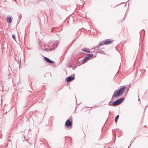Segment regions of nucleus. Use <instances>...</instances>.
I'll return each mask as SVG.
<instances>
[{"instance_id": "obj_30", "label": "nucleus", "mask_w": 148, "mask_h": 148, "mask_svg": "<svg viewBox=\"0 0 148 148\" xmlns=\"http://www.w3.org/2000/svg\"><path fill=\"white\" fill-rule=\"evenodd\" d=\"M72 69H73V70H74V68H73Z\"/></svg>"}, {"instance_id": "obj_12", "label": "nucleus", "mask_w": 148, "mask_h": 148, "mask_svg": "<svg viewBox=\"0 0 148 148\" xmlns=\"http://www.w3.org/2000/svg\"><path fill=\"white\" fill-rule=\"evenodd\" d=\"M83 59L82 60H80L79 61V60H78V62L79 64V65L82 64H84V63H83Z\"/></svg>"}, {"instance_id": "obj_6", "label": "nucleus", "mask_w": 148, "mask_h": 148, "mask_svg": "<svg viewBox=\"0 0 148 148\" xmlns=\"http://www.w3.org/2000/svg\"><path fill=\"white\" fill-rule=\"evenodd\" d=\"M44 59L45 61L50 64H52L54 62V61L51 60L48 58L45 57H44Z\"/></svg>"}, {"instance_id": "obj_22", "label": "nucleus", "mask_w": 148, "mask_h": 148, "mask_svg": "<svg viewBox=\"0 0 148 148\" xmlns=\"http://www.w3.org/2000/svg\"><path fill=\"white\" fill-rule=\"evenodd\" d=\"M68 67L69 68H71L73 66L71 65H70L68 66Z\"/></svg>"}, {"instance_id": "obj_10", "label": "nucleus", "mask_w": 148, "mask_h": 148, "mask_svg": "<svg viewBox=\"0 0 148 148\" xmlns=\"http://www.w3.org/2000/svg\"><path fill=\"white\" fill-rule=\"evenodd\" d=\"M119 115H117L115 117V121L116 123H117V120L119 118Z\"/></svg>"}, {"instance_id": "obj_37", "label": "nucleus", "mask_w": 148, "mask_h": 148, "mask_svg": "<svg viewBox=\"0 0 148 148\" xmlns=\"http://www.w3.org/2000/svg\"><path fill=\"white\" fill-rule=\"evenodd\" d=\"M129 0H128L127 2H128L129 1Z\"/></svg>"}, {"instance_id": "obj_31", "label": "nucleus", "mask_w": 148, "mask_h": 148, "mask_svg": "<svg viewBox=\"0 0 148 148\" xmlns=\"http://www.w3.org/2000/svg\"><path fill=\"white\" fill-rule=\"evenodd\" d=\"M130 146L128 147V148H129V147H130Z\"/></svg>"}, {"instance_id": "obj_23", "label": "nucleus", "mask_w": 148, "mask_h": 148, "mask_svg": "<svg viewBox=\"0 0 148 148\" xmlns=\"http://www.w3.org/2000/svg\"><path fill=\"white\" fill-rule=\"evenodd\" d=\"M100 46H99V44L98 45H96V46H95V47L96 48H98L99 47H100Z\"/></svg>"}, {"instance_id": "obj_27", "label": "nucleus", "mask_w": 148, "mask_h": 148, "mask_svg": "<svg viewBox=\"0 0 148 148\" xmlns=\"http://www.w3.org/2000/svg\"><path fill=\"white\" fill-rule=\"evenodd\" d=\"M148 105L147 106H145V108H146V107H148Z\"/></svg>"}, {"instance_id": "obj_17", "label": "nucleus", "mask_w": 148, "mask_h": 148, "mask_svg": "<svg viewBox=\"0 0 148 148\" xmlns=\"http://www.w3.org/2000/svg\"><path fill=\"white\" fill-rule=\"evenodd\" d=\"M87 49H88V48H84L82 49V50L86 52Z\"/></svg>"}, {"instance_id": "obj_7", "label": "nucleus", "mask_w": 148, "mask_h": 148, "mask_svg": "<svg viewBox=\"0 0 148 148\" xmlns=\"http://www.w3.org/2000/svg\"><path fill=\"white\" fill-rule=\"evenodd\" d=\"M113 41L110 40L109 39H106L104 41V45H109Z\"/></svg>"}, {"instance_id": "obj_36", "label": "nucleus", "mask_w": 148, "mask_h": 148, "mask_svg": "<svg viewBox=\"0 0 148 148\" xmlns=\"http://www.w3.org/2000/svg\"><path fill=\"white\" fill-rule=\"evenodd\" d=\"M77 101V100H76V102Z\"/></svg>"}, {"instance_id": "obj_33", "label": "nucleus", "mask_w": 148, "mask_h": 148, "mask_svg": "<svg viewBox=\"0 0 148 148\" xmlns=\"http://www.w3.org/2000/svg\"><path fill=\"white\" fill-rule=\"evenodd\" d=\"M76 108H77V107L75 109V110H76Z\"/></svg>"}, {"instance_id": "obj_16", "label": "nucleus", "mask_w": 148, "mask_h": 148, "mask_svg": "<svg viewBox=\"0 0 148 148\" xmlns=\"http://www.w3.org/2000/svg\"><path fill=\"white\" fill-rule=\"evenodd\" d=\"M101 50L99 49H96L95 50H94L95 52V53H99V51H100Z\"/></svg>"}, {"instance_id": "obj_8", "label": "nucleus", "mask_w": 148, "mask_h": 148, "mask_svg": "<svg viewBox=\"0 0 148 148\" xmlns=\"http://www.w3.org/2000/svg\"><path fill=\"white\" fill-rule=\"evenodd\" d=\"M12 19L10 16H8L7 17V21L8 23H10L12 21Z\"/></svg>"}, {"instance_id": "obj_9", "label": "nucleus", "mask_w": 148, "mask_h": 148, "mask_svg": "<svg viewBox=\"0 0 148 148\" xmlns=\"http://www.w3.org/2000/svg\"><path fill=\"white\" fill-rule=\"evenodd\" d=\"M89 60V59L88 58V57L87 56L84 57L83 59V63H85L88 60Z\"/></svg>"}, {"instance_id": "obj_14", "label": "nucleus", "mask_w": 148, "mask_h": 148, "mask_svg": "<svg viewBox=\"0 0 148 148\" xmlns=\"http://www.w3.org/2000/svg\"><path fill=\"white\" fill-rule=\"evenodd\" d=\"M24 139H25V140L27 142L29 143V138L27 137H24Z\"/></svg>"}, {"instance_id": "obj_28", "label": "nucleus", "mask_w": 148, "mask_h": 148, "mask_svg": "<svg viewBox=\"0 0 148 148\" xmlns=\"http://www.w3.org/2000/svg\"><path fill=\"white\" fill-rule=\"evenodd\" d=\"M132 143V141H131V143ZM131 145V144H130V145Z\"/></svg>"}, {"instance_id": "obj_32", "label": "nucleus", "mask_w": 148, "mask_h": 148, "mask_svg": "<svg viewBox=\"0 0 148 148\" xmlns=\"http://www.w3.org/2000/svg\"><path fill=\"white\" fill-rule=\"evenodd\" d=\"M128 90H127V91H128Z\"/></svg>"}, {"instance_id": "obj_20", "label": "nucleus", "mask_w": 148, "mask_h": 148, "mask_svg": "<svg viewBox=\"0 0 148 148\" xmlns=\"http://www.w3.org/2000/svg\"><path fill=\"white\" fill-rule=\"evenodd\" d=\"M44 50L46 51H49V49H44Z\"/></svg>"}, {"instance_id": "obj_25", "label": "nucleus", "mask_w": 148, "mask_h": 148, "mask_svg": "<svg viewBox=\"0 0 148 148\" xmlns=\"http://www.w3.org/2000/svg\"><path fill=\"white\" fill-rule=\"evenodd\" d=\"M101 50L100 51H99V53H102L101 52Z\"/></svg>"}, {"instance_id": "obj_21", "label": "nucleus", "mask_w": 148, "mask_h": 148, "mask_svg": "<svg viewBox=\"0 0 148 148\" xmlns=\"http://www.w3.org/2000/svg\"><path fill=\"white\" fill-rule=\"evenodd\" d=\"M86 52L88 53L90 52V51L88 49L87 50Z\"/></svg>"}, {"instance_id": "obj_2", "label": "nucleus", "mask_w": 148, "mask_h": 148, "mask_svg": "<svg viewBox=\"0 0 148 148\" xmlns=\"http://www.w3.org/2000/svg\"><path fill=\"white\" fill-rule=\"evenodd\" d=\"M124 100V98L123 97H121L115 100L112 103H110L111 101H110L108 104L110 106H115L117 105H119L123 102Z\"/></svg>"}, {"instance_id": "obj_4", "label": "nucleus", "mask_w": 148, "mask_h": 148, "mask_svg": "<svg viewBox=\"0 0 148 148\" xmlns=\"http://www.w3.org/2000/svg\"><path fill=\"white\" fill-rule=\"evenodd\" d=\"M75 77L72 76H70L66 77L65 79V81L67 82L71 81L75 79Z\"/></svg>"}, {"instance_id": "obj_19", "label": "nucleus", "mask_w": 148, "mask_h": 148, "mask_svg": "<svg viewBox=\"0 0 148 148\" xmlns=\"http://www.w3.org/2000/svg\"><path fill=\"white\" fill-rule=\"evenodd\" d=\"M46 45H44L43 47H41V49H42V50H44V49H45L44 48H45V46H46Z\"/></svg>"}, {"instance_id": "obj_35", "label": "nucleus", "mask_w": 148, "mask_h": 148, "mask_svg": "<svg viewBox=\"0 0 148 148\" xmlns=\"http://www.w3.org/2000/svg\"><path fill=\"white\" fill-rule=\"evenodd\" d=\"M102 52H104L103 51H102Z\"/></svg>"}, {"instance_id": "obj_18", "label": "nucleus", "mask_w": 148, "mask_h": 148, "mask_svg": "<svg viewBox=\"0 0 148 148\" xmlns=\"http://www.w3.org/2000/svg\"><path fill=\"white\" fill-rule=\"evenodd\" d=\"M12 38L15 40V36L14 34H12Z\"/></svg>"}, {"instance_id": "obj_11", "label": "nucleus", "mask_w": 148, "mask_h": 148, "mask_svg": "<svg viewBox=\"0 0 148 148\" xmlns=\"http://www.w3.org/2000/svg\"><path fill=\"white\" fill-rule=\"evenodd\" d=\"M87 57H88V58L89 59V58H91V57H93V54H87Z\"/></svg>"}, {"instance_id": "obj_24", "label": "nucleus", "mask_w": 148, "mask_h": 148, "mask_svg": "<svg viewBox=\"0 0 148 148\" xmlns=\"http://www.w3.org/2000/svg\"><path fill=\"white\" fill-rule=\"evenodd\" d=\"M125 4V6H126V4L125 3H124V2H123V3H121V4Z\"/></svg>"}, {"instance_id": "obj_26", "label": "nucleus", "mask_w": 148, "mask_h": 148, "mask_svg": "<svg viewBox=\"0 0 148 148\" xmlns=\"http://www.w3.org/2000/svg\"><path fill=\"white\" fill-rule=\"evenodd\" d=\"M95 49V48H94V47H93V48H92V49Z\"/></svg>"}, {"instance_id": "obj_29", "label": "nucleus", "mask_w": 148, "mask_h": 148, "mask_svg": "<svg viewBox=\"0 0 148 148\" xmlns=\"http://www.w3.org/2000/svg\"><path fill=\"white\" fill-rule=\"evenodd\" d=\"M9 141H11V140H9Z\"/></svg>"}, {"instance_id": "obj_1", "label": "nucleus", "mask_w": 148, "mask_h": 148, "mask_svg": "<svg viewBox=\"0 0 148 148\" xmlns=\"http://www.w3.org/2000/svg\"><path fill=\"white\" fill-rule=\"evenodd\" d=\"M122 88H120L118 91H114L112 98L111 100L113 97H118L122 95L126 89V87L125 86H122Z\"/></svg>"}, {"instance_id": "obj_13", "label": "nucleus", "mask_w": 148, "mask_h": 148, "mask_svg": "<svg viewBox=\"0 0 148 148\" xmlns=\"http://www.w3.org/2000/svg\"><path fill=\"white\" fill-rule=\"evenodd\" d=\"M104 41L100 42L99 44V46H101L104 45Z\"/></svg>"}, {"instance_id": "obj_5", "label": "nucleus", "mask_w": 148, "mask_h": 148, "mask_svg": "<svg viewBox=\"0 0 148 148\" xmlns=\"http://www.w3.org/2000/svg\"><path fill=\"white\" fill-rule=\"evenodd\" d=\"M59 43V42L58 40L56 41L53 44H55L56 45V46H55L53 48H51L50 49H49V51H51L53 50H54L57 47V46L58 44Z\"/></svg>"}, {"instance_id": "obj_3", "label": "nucleus", "mask_w": 148, "mask_h": 148, "mask_svg": "<svg viewBox=\"0 0 148 148\" xmlns=\"http://www.w3.org/2000/svg\"><path fill=\"white\" fill-rule=\"evenodd\" d=\"M72 118L70 117L66 121L65 124V125L66 127H71L72 125Z\"/></svg>"}, {"instance_id": "obj_15", "label": "nucleus", "mask_w": 148, "mask_h": 148, "mask_svg": "<svg viewBox=\"0 0 148 148\" xmlns=\"http://www.w3.org/2000/svg\"><path fill=\"white\" fill-rule=\"evenodd\" d=\"M21 63V59H18V61L17 62V63L18 64H19V67H20V66Z\"/></svg>"}, {"instance_id": "obj_34", "label": "nucleus", "mask_w": 148, "mask_h": 148, "mask_svg": "<svg viewBox=\"0 0 148 148\" xmlns=\"http://www.w3.org/2000/svg\"><path fill=\"white\" fill-rule=\"evenodd\" d=\"M117 5V6H118V5Z\"/></svg>"}]
</instances>
